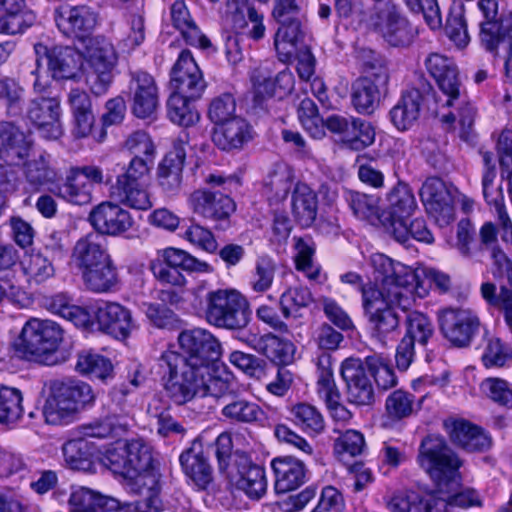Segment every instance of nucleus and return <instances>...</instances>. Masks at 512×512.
Here are the masks:
<instances>
[{"instance_id": "17", "label": "nucleus", "mask_w": 512, "mask_h": 512, "mask_svg": "<svg viewBox=\"0 0 512 512\" xmlns=\"http://www.w3.org/2000/svg\"><path fill=\"white\" fill-rule=\"evenodd\" d=\"M24 116L46 139H58L62 135L61 105L58 97L37 95L29 99Z\"/></svg>"}, {"instance_id": "63", "label": "nucleus", "mask_w": 512, "mask_h": 512, "mask_svg": "<svg viewBox=\"0 0 512 512\" xmlns=\"http://www.w3.org/2000/svg\"><path fill=\"white\" fill-rule=\"evenodd\" d=\"M370 376L375 380L377 387L388 390L398 383L394 370L379 355L367 356L364 361Z\"/></svg>"}, {"instance_id": "32", "label": "nucleus", "mask_w": 512, "mask_h": 512, "mask_svg": "<svg viewBox=\"0 0 512 512\" xmlns=\"http://www.w3.org/2000/svg\"><path fill=\"white\" fill-rule=\"evenodd\" d=\"M95 317L100 330L116 339L128 337L133 326L130 311L118 303L99 306Z\"/></svg>"}, {"instance_id": "50", "label": "nucleus", "mask_w": 512, "mask_h": 512, "mask_svg": "<svg viewBox=\"0 0 512 512\" xmlns=\"http://www.w3.org/2000/svg\"><path fill=\"white\" fill-rule=\"evenodd\" d=\"M385 229L399 243H406L410 237L425 243H432L434 240L425 220L421 218L413 220L409 226L406 221L387 223Z\"/></svg>"}, {"instance_id": "60", "label": "nucleus", "mask_w": 512, "mask_h": 512, "mask_svg": "<svg viewBox=\"0 0 512 512\" xmlns=\"http://www.w3.org/2000/svg\"><path fill=\"white\" fill-rule=\"evenodd\" d=\"M22 414L23 406L20 390L2 387L0 389V424H13L21 418Z\"/></svg>"}, {"instance_id": "35", "label": "nucleus", "mask_w": 512, "mask_h": 512, "mask_svg": "<svg viewBox=\"0 0 512 512\" xmlns=\"http://www.w3.org/2000/svg\"><path fill=\"white\" fill-rule=\"evenodd\" d=\"M68 503L70 512L112 511L120 507V502L112 497L85 486H72Z\"/></svg>"}, {"instance_id": "46", "label": "nucleus", "mask_w": 512, "mask_h": 512, "mask_svg": "<svg viewBox=\"0 0 512 512\" xmlns=\"http://www.w3.org/2000/svg\"><path fill=\"white\" fill-rule=\"evenodd\" d=\"M263 411L261 407L244 397L232 395L221 409V415L232 423L256 422Z\"/></svg>"}, {"instance_id": "23", "label": "nucleus", "mask_w": 512, "mask_h": 512, "mask_svg": "<svg viewBox=\"0 0 512 512\" xmlns=\"http://www.w3.org/2000/svg\"><path fill=\"white\" fill-rule=\"evenodd\" d=\"M366 369L365 363L356 358H348L341 365L347 400L357 406H369L375 401L374 387Z\"/></svg>"}, {"instance_id": "24", "label": "nucleus", "mask_w": 512, "mask_h": 512, "mask_svg": "<svg viewBox=\"0 0 512 512\" xmlns=\"http://www.w3.org/2000/svg\"><path fill=\"white\" fill-rule=\"evenodd\" d=\"M54 20L64 36L82 40L89 36L95 28L97 15L86 5L62 4L55 8Z\"/></svg>"}, {"instance_id": "9", "label": "nucleus", "mask_w": 512, "mask_h": 512, "mask_svg": "<svg viewBox=\"0 0 512 512\" xmlns=\"http://www.w3.org/2000/svg\"><path fill=\"white\" fill-rule=\"evenodd\" d=\"M207 321L218 328L242 331L250 322L245 298L234 290H216L207 294Z\"/></svg>"}, {"instance_id": "39", "label": "nucleus", "mask_w": 512, "mask_h": 512, "mask_svg": "<svg viewBox=\"0 0 512 512\" xmlns=\"http://www.w3.org/2000/svg\"><path fill=\"white\" fill-rule=\"evenodd\" d=\"M423 93L419 88L403 92L397 104L390 110L393 125L401 131L409 129L419 118Z\"/></svg>"}, {"instance_id": "19", "label": "nucleus", "mask_w": 512, "mask_h": 512, "mask_svg": "<svg viewBox=\"0 0 512 512\" xmlns=\"http://www.w3.org/2000/svg\"><path fill=\"white\" fill-rule=\"evenodd\" d=\"M227 475L230 482L251 499L259 500L266 494L267 480L264 468L252 463L244 452L234 453Z\"/></svg>"}, {"instance_id": "10", "label": "nucleus", "mask_w": 512, "mask_h": 512, "mask_svg": "<svg viewBox=\"0 0 512 512\" xmlns=\"http://www.w3.org/2000/svg\"><path fill=\"white\" fill-rule=\"evenodd\" d=\"M417 462L438 484L454 479L462 465L458 455L438 435H428L421 441Z\"/></svg>"}, {"instance_id": "5", "label": "nucleus", "mask_w": 512, "mask_h": 512, "mask_svg": "<svg viewBox=\"0 0 512 512\" xmlns=\"http://www.w3.org/2000/svg\"><path fill=\"white\" fill-rule=\"evenodd\" d=\"M173 383H165L167 397L177 405H183L196 397H213L227 401L235 392L232 377L216 369L212 364L206 372L193 373Z\"/></svg>"}, {"instance_id": "44", "label": "nucleus", "mask_w": 512, "mask_h": 512, "mask_svg": "<svg viewBox=\"0 0 512 512\" xmlns=\"http://www.w3.org/2000/svg\"><path fill=\"white\" fill-rule=\"evenodd\" d=\"M389 222H404L413 214L417 204L408 185L399 183L387 195Z\"/></svg>"}, {"instance_id": "45", "label": "nucleus", "mask_w": 512, "mask_h": 512, "mask_svg": "<svg viewBox=\"0 0 512 512\" xmlns=\"http://www.w3.org/2000/svg\"><path fill=\"white\" fill-rule=\"evenodd\" d=\"M290 420L303 432L311 436L320 434L325 428L324 418L315 406L301 402L289 409Z\"/></svg>"}, {"instance_id": "47", "label": "nucleus", "mask_w": 512, "mask_h": 512, "mask_svg": "<svg viewBox=\"0 0 512 512\" xmlns=\"http://www.w3.org/2000/svg\"><path fill=\"white\" fill-rule=\"evenodd\" d=\"M24 175L31 189L39 191L41 187L52 183L56 179L57 173L51 166L50 155L42 153L25 163Z\"/></svg>"}, {"instance_id": "37", "label": "nucleus", "mask_w": 512, "mask_h": 512, "mask_svg": "<svg viewBox=\"0 0 512 512\" xmlns=\"http://www.w3.org/2000/svg\"><path fill=\"white\" fill-rule=\"evenodd\" d=\"M26 135L10 122H0V158L6 163L18 164L28 155Z\"/></svg>"}, {"instance_id": "12", "label": "nucleus", "mask_w": 512, "mask_h": 512, "mask_svg": "<svg viewBox=\"0 0 512 512\" xmlns=\"http://www.w3.org/2000/svg\"><path fill=\"white\" fill-rule=\"evenodd\" d=\"M192 212L205 221L212 223L214 229L225 231L231 225V215L236 209L233 199L221 190L199 188L188 198Z\"/></svg>"}, {"instance_id": "52", "label": "nucleus", "mask_w": 512, "mask_h": 512, "mask_svg": "<svg viewBox=\"0 0 512 512\" xmlns=\"http://www.w3.org/2000/svg\"><path fill=\"white\" fill-rule=\"evenodd\" d=\"M158 255L164 258V261L170 266H174L180 269L182 272L188 273H210L212 267L205 261H201L196 257L192 256L188 252L168 247L158 252Z\"/></svg>"}, {"instance_id": "34", "label": "nucleus", "mask_w": 512, "mask_h": 512, "mask_svg": "<svg viewBox=\"0 0 512 512\" xmlns=\"http://www.w3.org/2000/svg\"><path fill=\"white\" fill-rule=\"evenodd\" d=\"M68 103L73 116V134L85 138L93 133L95 115L89 95L79 89H72L68 94Z\"/></svg>"}, {"instance_id": "55", "label": "nucleus", "mask_w": 512, "mask_h": 512, "mask_svg": "<svg viewBox=\"0 0 512 512\" xmlns=\"http://www.w3.org/2000/svg\"><path fill=\"white\" fill-rule=\"evenodd\" d=\"M75 367L78 372L89 374L101 380H106L113 372L110 360L92 351L80 352Z\"/></svg>"}, {"instance_id": "31", "label": "nucleus", "mask_w": 512, "mask_h": 512, "mask_svg": "<svg viewBox=\"0 0 512 512\" xmlns=\"http://www.w3.org/2000/svg\"><path fill=\"white\" fill-rule=\"evenodd\" d=\"M271 467L275 475L274 487L277 493L295 490L307 479L305 464L295 457H277L272 460Z\"/></svg>"}, {"instance_id": "11", "label": "nucleus", "mask_w": 512, "mask_h": 512, "mask_svg": "<svg viewBox=\"0 0 512 512\" xmlns=\"http://www.w3.org/2000/svg\"><path fill=\"white\" fill-rule=\"evenodd\" d=\"M87 72L85 82L95 96L107 93L113 79L117 54L104 37H94L86 47Z\"/></svg>"}, {"instance_id": "13", "label": "nucleus", "mask_w": 512, "mask_h": 512, "mask_svg": "<svg viewBox=\"0 0 512 512\" xmlns=\"http://www.w3.org/2000/svg\"><path fill=\"white\" fill-rule=\"evenodd\" d=\"M439 329L451 345L465 348L479 334L481 321L478 314L468 308L445 307L437 312Z\"/></svg>"}, {"instance_id": "54", "label": "nucleus", "mask_w": 512, "mask_h": 512, "mask_svg": "<svg viewBox=\"0 0 512 512\" xmlns=\"http://www.w3.org/2000/svg\"><path fill=\"white\" fill-rule=\"evenodd\" d=\"M312 294L305 287H288L279 297V308L284 319L296 317L297 312L312 303Z\"/></svg>"}, {"instance_id": "20", "label": "nucleus", "mask_w": 512, "mask_h": 512, "mask_svg": "<svg viewBox=\"0 0 512 512\" xmlns=\"http://www.w3.org/2000/svg\"><path fill=\"white\" fill-rule=\"evenodd\" d=\"M187 144L188 134L183 132L174 140L172 149L164 156L158 165V184L162 191L168 196H175L180 192Z\"/></svg>"}, {"instance_id": "41", "label": "nucleus", "mask_w": 512, "mask_h": 512, "mask_svg": "<svg viewBox=\"0 0 512 512\" xmlns=\"http://www.w3.org/2000/svg\"><path fill=\"white\" fill-rule=\"evenodd\" d=\"M50 191L68 203L86 205L92 201L93 185L70 168L64 182Z\"/></svg>"}, {"instance_id": "42", "label": "nucleus", "mask_w": 512, "mask_h": 512, "mask_svg": "<svg viewBox=\"0 0 512 512\" xmlns=\"http://www.w3.org/2000/svg\"><path fill=\"white\" fill-rule=\"evenodd\" d=\"M110 195L119 203L133 209L147 210L152 207L146 183L116 180V183L111 186Z\"/></svg>"}, {"instance_id": "49", "label": "nucleus", "mask_w": 512, "mask_h": 512, "mask_svg": "<svg viewBox=\"0 0 512 512\" xmlns=\"http://www.w3.org/2000/svg\"><path fill=\"white\" fill-rule=\"evenodd\" d=\"M474 228L469 220H461L457 225L456 248L462 257L475 262H482L488 251L482 243L473 238Z\"/></svg>"}, {"instance_id": "36", "label": "nucleus", "mask_w": 512, "mask_h": 512, "mask_svg": "<svg viewBox=\"0 0 512 512\" xmlns=\"http://www.w3.org/2000/svg\"><path fill=\"white\" fill-rule=\"evenodd\" d=\"M449 434L454 444L468 452H485L492 445L491 437L483 429L464 420L454 421Z\"/></svg>"}, {"instance_id": "7", "label": "nucleus", "mask_w": 512, "mask_h": 512, "mask_svg": "<svg viewBox=\"0 0 512 512\" xmlns=\"http://www.w3.org/2000/svg\"><path fill=\"white\" fill-rule=\"evenodd\" d=\"M64 330L50 320L31 319L15 342L16 354L27 361L48 364L63 340Z\"/></svg>"}, {"instance_id": "26", "label": "nucleus", "mask_w": 512, "mask_h": 512, "mask_svg": "<svg viewBox=\"0 0 512 512\" xmlns=\"http://www.w3.org/2000/svg\"><path fill=\"white\" fill-rule=\"evenodd\" d=\"M420 196L427 212L440 225H447L453 221V196L440 178H428L421 187Z\"/></svg>"}, {"instance_id": "14", "label": "nucleus", "mask_w": 512, "mask_h": 512, "mask_svg": "<svg viewBox=\"0 0 512 512\" xmlns=\"http://www.w3.org/2000/svg\"><path fill=\"white\" fill-rule=\"evenodd\" d=\"M272 15L278 24L274 45L278 52L286 54L298 43L302 42L305 34V17L296 0H275Z\"/></svg>"}, {"instance_id": "48", "label": "nucleus", "mask_w": 512, "mask_h": 512, "mask_svg": "<svg viewBox=\"0 0 512 512\" xmlns=\"http://www.w3.org/2000/svg\"><path fill=\"white\" fill-rule=\"evenodd\" d=\"M193 100L183 94L172 92L167 100L168 118L179 126H193L199 120V114L191 104Z\"/></svg>"}, {"instance_id": "40", "label": "nucleus", "mask_w": 512, "mask_h": 512, "mask_svg": "<svg viewBox=\"0 0 512 512\" xmlns=\"http://www.w3.org/2000/svg\"><path fill=\"white\" fill-rule=\"evenodd\" d=\"M292 214L295 221L302 227L313 224L318 212L316 192L306 183L299 182L292 192Z\"/></svg>"}, {"instance_id": "62", "label": "nucleus", "mask_w": 512, "mask_h": 512, "mask_svg": "<svg viewBox=\"0 0 512 512\" xmlns=\"http://www.w3.org/2000/svg\"><path fill=\"white\" fill-rule=\"evenodd\" d=\"M415 396L405 390L397 389L390 393L385 401V409L389 418L401 420L413 414Z\"/></svg>"}, {"instance_id": "16", "label": "nucleus", "mask_w": 512, "mask_h": 512, "mask_svg": "<svg viewBox=\"0 0 512 512\" xmlns=\"http://www.w3.org/2000/svg\"><path fill=\"white\" fill-rule=\"evenodd\" d=\"M477 6L486 19L480 23V44L487 52L498 55L499 45L512 37V11H503L496 18L497 0H479Z\"/></svg>"}, {"instance_id": "51", "label": "nucleus", "mask_w": 512, "mask_h": 512, "mask_svg": "<svg viewBox=\"0 0 512 512\" xmlns=\"http://www.w3.org/2000/svg\"><path fill=\"white\" fill-rule=\"evenodd\" d=\"M276 270L277 263L271 256H258L249 280V286L252 291L259 294L269 291L273 285Z\"/></svg>"}, {"instance_id": "6", "label": "nucleus", "mask_w": 512, "mask_h": 512, "mask_svg": "<svg viewBox=\"0 0 512 512\" xmlns=\"http://www.w3.org/2000/svg\"><path fill=\"white\" fill-rule=\"evenodd\" d=\"M94 398L92 388L83 381L54 380L50 384V394L43 407L45 421L52 425L68 423L80 409L92 403Z\"/></svg>"}, {"instance_id": "2", "label": "nucleus", "mask_w": 512, "mask_h": 512, "mask_svg": "<svg viewBox=\"0 0 512 512\" xmlns=\"http://www.w3.org/2000/svg\"><path fill=\"white\" fill-rule=\"evenodd\" d=\"M425 66L439 90L447 98L444 105L455 107L456 110V113L449 112L443 115L442 121L452 124L458 119L460 138L469 144L474 143L476 134L473 126L476 110L463 91L456 64L442 54L431 53L425 60Z\"/></svg>"}, {"instance_id": "27", "label": "nucleus", "mask_w": 512, "mask_h": 512, "mask_svg": "<svg viewBox=\"0 0 512 512\" xmlns=\"http://www.w3.org/2000/svg\"><path fill=\"white\" fill-rule=\"evenodd\" d=\"M181 469L189 485L199 491H205L212 484L213 468L204 455L202 445L195 440L179 456Z\"/></svg>"}, {"instance_id": "3", "label": "nucleus", "mask_w": 512, "mask_h": 512, "mask_svg": "<svg viewBox=\"0 0 512 512\" xmlns=\"http://www.w3.org/2000/svg\"><path fill=\"white\" fill-rule=\"evenodd\" d=\"M361 295L372 339L383 347L393 344L400 334L401 318L398 311L411 309L415 298L400 293L384 297L373 284L361 286Z\"/></svg>"}, {"instance_id": "15", "label": "nucleus", "mask_w": 512, "mask_h": 512, "mask_svg": "<svg viewBox=\"0 0 512 512\" xmlns=\"http://www.w3.org/2000/svg\"><path fill=\"white\" fill-rule=\"evenodd\" d=\"M375 24L391 46H408L417 35V29L394 0H384L377 5Z\"/></svg>"}, {"instance_id": "21", "label": "nucleus", "mask_w": 512, "mask_h": 512, "mask_svg": "<svg viewBox=\"0 0 512 512\" xmlns=\"http://www.w3.org/2000/svg\"><path fill=\"white\" fill-rule=\"evenodd\" d=\"M132 112L140 119H152L159 107V89L154 77L142 70L130 73Z\"/></svg>"}, {"instance_id": "43", "label": "nucleus", "mask_w": 512, "mask_h": 512, "mask_svg": "<svg viewBox=\"0 0 512 512\" xmlns=\"http://www.w3.org/2000/svg\"><path fill=\"white\" fill-rule=\"evenodd\" d=\"M127 391L122 388H114L107 403V413L104 416L121 435L126 433L133 423L132 406L126 399Z\"/></svg>"}, {"instance_id": "8", "label": "nucleus", "mask_w": 512, "mask_h": 512, "mask_svg": "<svg viewBox=\"0 0 512 512\" xmlns=\"http://www.w3.org/2000/svg\"><path fill=\"white\" fill-rule=\"evenodd\" d=\"M369 265L374 282L367 284L375 285L382 296L400 293L415 298L414 289L418 276L411 267L382 253L372 254Z\"/></svg>"}, {"instance_id": "29", "label": "nucleus", "mask_w": 512, "mask_h": 512, "mask_svg": "<svg viewBox=\"0 0 512 512\" xmlns=\"http://www.w3.org/2000/svg\"><path fill=\"white\" fill-rule=\"evenodd\" d=\"M239 339L253 348L256 352L264 355L275 365L286 366L294 359L295 346L286 339H282L273 333L262 336L255 334H243Z\"/></svg>"}, {"instance_id": "4", "label": "nucleus", "mask_w": 512, "mask_h": 512, "mask_svg": "<svg viewBox=\"0 0 512 512\" xmlns=\"http://www.w3.org/2000/svg\"><path fill=\"white\" fill-rule=\"evenodd\" d=\"M71 265L81 275L86 287L93 292H108L117 283V269L99 234L88 233L76 241Z\"/></svg>"}, {"instance_id": "1", "label": "nucleus", "mask_w": 512, "mask_h": 512, "mask_svg": "<svg viewBox=\"0 0 512 512\" xmlns=\"http://www.w3.org/2000/svg\"><path fill=\"white\" fill-rule=\"evenodd\" d=\"M178 343L181 353L165 351L159 358V366L167 373L165 383L206 372L222 354L219 340L206 329L184 330L178 336Z\"/></svg>"}, {"instance_id": "22", "label": "nucleus", "mask_w": 512, "mask_h": 512, "mask_svg": "<svg viewBox=\"0 0 512 512\" xmlns=\"http://www.w3.org/2000/svg\"><path fill=\"white\" fill-rule=\"evenodd\" d=\"M170 86L173 92L190 99H198L206 88L202 71L189 50H183L171 70Z\"/></svg>"}, {"instance_id": "30", "label": "nucleus", "mask_w": 512, "mask_h": 512, "mask_svg": "<svg viewBox=\"0 0 512 512\" xmlns=\"http://www.w3.org/2000/svg\"><path fill=\"white\" fill-rule=\"evenodd\" d=\"M253 138L252 126L242 117L231 120L215 127L213 132L214 144L223 151L240 150Z\"/></svg>"}, {"instance_id": "64", "label": "nucleus", "mask_w": 512, "mask_h": 512, "mask_svg": "<svg viewBox=\"0 0 512 512\" xmlns=\"http://www.w3.org/2000/svg\"><path fill=\"white\" fill-rule=\"evenodd\" d=\"M345 199L357 218L368 220L377 215V199L374 196L357 191H348L345 194Z\"/></svg>"}, {"instance_id": "38", "label": "nucleus", "mask_w": 512, "mask_h": 512, "mask_svg": "<svg viewBox=\"0 0 512 512\" xmlns=\"http://www.w3.org/2000/svg\"><path fill=\"white\" fill-rule=\"evenodd\" d=\"M170 15L172 25L179 30L187 44L202 49L210 46L209 39L202 34L183 0H177L171 5Z\"/></svg>"}, {"instance_id": "56", "label": "nucleus", "mask_w": 512, "mask_h": 512, "mask_svg": "<svg viewBox=\"0 0 512 512\" xmlns=\"http://www.w3.org/2000/svg\"><path fill=\"white\" fill-rule=\"evenodd\" d=\"M406 333L412 342L425 346L434 333V327L430 319L423 313L409 309L406 311Z\"/></svg>"}, {"instance_id": "28", "label": "nucleus", "mask_w": 512, "mask_h": 512, "mask_svg": "<svg viewBox=\"0 0 512 512\" xmlns=\"http://www.w3.org/2000/svg\"><path fill=\"white\" fill-rule=\"evenodd\" d=\"M388 73L380 69L379 73L356 79L351 86V103L354 109L364 115L372 114L380 102L381 88L388 83Z\"/></svg>"}, {"instance_id": "61", "label": "nucleus", "mask_w": 512, "mask_h": 512, "mask_svg": "<svg viewBox=\"0 0 512 512\" xmlns=\"http://www.w3.org/2000/svg\"><path fill=\"white\" fill-rule=\"evenodd\" d=\"M428 495L414 490L395 493L386 503L390 512H425Z\"/></svg>"}, {"instance_id": "33", "label": "nucleus", "mask_w": 512, "mask_h": 512, "mask_svg": "<svg viewBox=\"0 0 512 512\" xmlns=\"http://www.w3.org/2000/svg\"><path fill=\"white\" fill-rule=\"evenodd\" d=\"M161 475L156 467L128 475L127 488L131 493L145 497L146 508L158 512L161 509L159 493L161 490Z\"/></svg>"}, {"instance_id": "53", "label": "nucleus", "mask_w": 512, "mask_h": 512, "mask_svg": "<svg viewBox=\"0 0 512 512\" xmlns=\"http://www.w3.org/2000/svg\"><path fill=\"white\" fill-rule=\"evenodd\" d=\"M23 272L30 285H40L52 278L55 268L47 255L41 252L31 253L22 261Z\"/></svg>"}, {"instance_id": "59", "label": "nucleus", "mask_w": 512, "mask_h": 512, "mask_svg": "<svg viewBox=\"0 0 512 512\" xmlns=\"http://www.w3.org/2000/svg\"><path fill=\"white\" fill-rule=\"evenodd\" d=\"M25 88L12 77L0 78V103L9 115H19L24 101Z\"/></svg>"}, {"instance_id": "57", "label": "nucleus", "mask_w": 512, "mask_h": 512, "mask_svg": "<svg viewBox=\"0 0 512 512\" xmlns=\"http://www.w3.org/2000/svg\"><path fill=\"white\" fill-rule=\"evenodd\" d=\"M64 460L74 470L87 471L92 466V452L89 443L84 439H72L62 448Z\"/></svg>"}, {"instance_id": "58", "label": "nucleus", "mask_w": 512, "mask_h": 512, "mask_svg": "<svg viewBox=\"0 0 512 512\" xmlns=\"http://www.w3.org/2000/svg\"><path fill=\"white\" fill-rule=\"evenodd\" d=\"M130 475L156 467L152 448L143 439H132L126 443Z\"/></svg>"}, {"instance_id": "18", "label": "nucleus", "mask_w": 512, "mask_h": 512, "mask_svg": "<svg viewBox=\"0 0 512 512\" xmlns=\"http://www.w3.org/2000/svg\"><path fill=\"white\" fill-rule=\"evenodd\" d=\"M35 64L42 66L45 60L47 70L54 80L74 79L81 67V55L70 46H51L42 43L34 45Z\"/></svg>"}, {"instance_id": "25", "label": "nucleus", "mask_w": 512, "mask_h": 512, "mask_svg": "<svg viewBox=\"0 0 512 512\" xmlns=\"http://www.w3.org/2000/svg\"><path fill=\"white\" fill-rule=\"evenodd\" d=\"M88 221L96 234L118 236L133 226V218L129 211L119 204L104 201L96 205L88 215Z\"/></svg>"}]
</instances>
